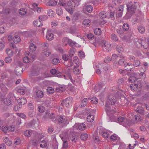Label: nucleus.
<instances>
[{
	"label": "nucleus",
	"instance_id": "obj_44",
	"mask_svg": "<svg viewBox=\"0 0 149 149\" xmlns=\"http://www.w3.org/2000/svg\"><path fill=\"white\" fill-rule=\"evenodd\" d=\"M116 48V50L119 53L122 52L123 51V49L121 46L117 45Z\"/></svg>",
	"mask_w": 149,
	"mask_h": 149
},
{
	"label": "nucleus",
	"instance_id": "obj_40",
	"mask_svg": "<svg viewBox=\"0 0 149 149\" xmlns=\"http://www.w3.org/2000/svg\"><path fill=\"white\" fill-rule=\"evenodd\" d=\"M47 16L46 15H43L39 16V19L41 21H45L47 19Z\"/></svg>",
	"mask_w": 149,
	"mask_h": 149
},
{
	"label": "nucleus",
	"instance_id": "obj_39",
	"mask_svg": "<svg viewBox=\"0 0 149 149\" xmlns=\"http://www.w3.org/2000/svg\"><path fill=\"white\" fill-rule=\"evenodd\" d=\"M138 31L141 33H143L145 31V28L142 26H138Z\"/></svg>",
	"mask_w": 149,
	"mask_h": 149
},
{
	"label": "nucleus",
	"instance_id": "obj_9",
	"mask_svg": "<svg viewBox=\"0 0 149 149\" xmlns=\"http://www.w3.org/2000/svg\"><path fill=\"white\" fill-rule=\"evenodd\" d=\"M47 35L46 36V38L49 40H51L54 38V35L51 33V31L48 30L47 31Z\"/></svg>",
	"mask_w": 149,
	"mask_h": 149
},
{
	"label": "nucleus",
	"instance_id": "obj_61",
	"mask_svg": "<svg viewBox=\"0 0 149 149\" xmlns=\"http://www.w3.org/2000/svg\"><path fill=\"white\" fill-rule=\"evenodd\" d=\"M100 65L101 66V67H102V68L104 69L105 71H107L110 70V68H108V65H107L106 66H105L103 64L102 65L100 64Z\"/></svg>",
	"mask_w": 149,
	"mask_h": 149
},
{
	"label": "nucleus",
	"instance_id": "obj_34",
	"mask_svg": "<svg viewBox=\"0 0 149 149\" xmlns=\"http://www.w3.org/2000/svg\"><path fill=\"white\" fill-rule=\"evenodd\" d=\"M125 60V58H124V57L123 56V58L120 59L118 61V64L120 65H124L125 64L124 63Z\"/></svg>",
	"mask_w": 149,
	"mask_h": 149
},
{
	"label": "nucleus",
	"instance_id": "obj_43",
	"mask_svg": "<svg viewBox=\"0 0 149 149\" xmlns=\"http://www.w3.org/2000/svg\"><path fill=\"white\" fill-rule=\"evenodd\" d=\"M110 16L111 20L115 19V12L113 11H110Z\"/></svg>",
	"mask_w": 149,
	"mask_h": 149
},
{
	"label": "nucleus",
	"instance_id": "obj_2",
	"mask_svg": "<svg viewBox=\"0 0 149 149\" xmlns=\"http://www.w3.org/2000/svg\"><path fill=\"white\" fill-rule=\"evenodd\" d=\"M138 3L137 2L133 3L130 2L127 5V14H130V16H131L132 14H134L137 8V5Z\"/></svg>",
	"mask_w": 149,
	"mask_h": 149
},
{
	"label": "nucleus",
	"instance_id": "obj_15",
	"mask_svg": "<svg viewBox=\"0 0 149 149\" xmlns=\"http://www.w3.org/2000/svg\"><path fill=\"white\" fill-rule=\"evenodd\" d=\"M3 141L7 146H10L12 143L11 140L8 137H5L3 138Z\"/></svg>",
	"mask_w": 149,
	"mask_h": 149
},
{
	"label": "nucleus",
	"instance_id": "obj_18",
	"mask_svg": "<svg viewBox=\"0 0 149 149\" xmlns=\"http://www.w3.org/2000/svg\"><path fill=\"white\" fill-rule=\"evenodd\" d=\"M37 48L36 46L33 43H31L30 44L29 46V49L32 52L35 51Z\"/></svg>",
	"mask_w": 149,
	"mask_h": 149
},
{
	"label": "nucleus",
	"instance_id": "obj_24",
	"mask_svg": "<svg viewBox=\"0 0 149 149\" xmlns=\"http://www.w3.org/2000/svg\"><path fill=\"white\" fill-rule=\"evenodd\" d=\"M104 129L102 126L98 127L97 131L98 132L99 134L102 135L103 132H104Z\"/></svg>",
	"mask_w": 149,
	"mask_h": 149
},
{
	"label": "nucleus",
	"instance_id": "obj_3",
	"mask_svg": "<svg viewBox=\"0 0 149 149\" xmlns=\"http://www.w3.org/2000/svg\"><path fill=\"white\" fill-rule=\"evenodd\" d=\"M53 122L56 123L61 125L62 127H65L68 124V122L65 118L62 116H60L58 118L52 120Z\"/></svg>",
	"mask_w": 149,
	"mask_h": 149
},
{
	"label": "nucleus",
	"instance_id": "obj_64",
	"mask_svg": "<svg viewBox=\"0 0 149 149\" xmlns=\"http://www.w3.org/2000/svg\"><path fill=\"white\" fill-rule=\"evenodd\" d=\"M124 82V80L123 78L119 79L117 81L118 84L119 85H122Z\"/></svg>",
	"mask_w": 149,
	"mask_h": 149
},
{
	"label": "nucleus",
	"instance_id": "obj_50",
	"mask_svg": "<svg viewBox=\"0 0 149 149\" xmlns=\"http://www.w3.org/2000/svg\"><path fill=\"white\" fill-rule=\"evenodd\" d=\"M75 1H74L73 0L71 1V5L70 6V8L73 9L74 7L78 6L79 5V3H76Z\"/></svg>",
	"mask_w": 149,
	"mask_h": 149
},
{
	"label": "nucleus",
	"instance_id": "obj_47",
	"mask_svg": "<svg viewBox=\"0 0 149 149\" xmlns=\"http://www.w3.org/2000/svg\"><path fill=\"white\" fill-rule=\"evenodd\" d=\"M17 92L21 95H23L25 93V90L23 88H19L18 89Z\"/></svg>",
	"mask_w": 149,
	"mask_h": 149
},
{
	"label": "nucleus",
	"instance_id": "obj_21",
	"mask_svg": "<svg viewBox=\"0 0 149 149\" xmlns=\"http://www.w3.org/2000/svg\"><path fill=\"white\" fill-rule=\"evenodd\" d=\"M78 67L79 65H78L74 66L73 71L74 73L75 74H79L80 72V71L79 69L78 68Z\"/></svg>",
	"mask_w": 149,
	"mask_h": 149
},
{
	"label": "nucleus",
	"instance_id": "obj_54",
	"mask_svg": "<svg viewBox=\"0 0 149 149\" xmlns=\"http://www.w3.org/2000/svg\"><path fill=\"white\" fill-rule=\"evenodd\" d=\"M6 52L7 54L10 56H13V53L12 50L10 49H7L6 50Z\"/></svg>",
	"mask_w": 149,
	"mask_h": 149
},
{
	"label": "nucleus",
	"instance_id": "obj_20",
	"mask_svg": "<svg viewBox=\"0 0 149 149\" xmlns=\"http://www.w3.org/2000/svg\"><path fill=\"white\" fill-rule=\"evenodd\" d=\"M136 75V74L135 73V75L132 74V75L129 78V81L131 83L134 82L136 80V78L135 76Z\"/></svg>",
	"mask_w": 149,
	"mask_h": 149
},
{
	"label": "nucleus",
	"instance_id": "obj_57",
	"mask_svg": "<svg viewBox=\"0 0 149 149\" xmlns=\"http://www.w3.org/2000/svg\"><path fill=\"white\" fill-rule=\"evenodd\" d=\"M106 42L104 40H102L100 42L99 45L102 47H107V45L106 44Z\"/></svg>",
	"mask_w": 149,
	"mask_h": 149
},
{
	"label": "nucleus",
	"instance_id": "obj_30",
	"mask_svg": "<svg viewBox=\"0 0 149 149\" xmlns=\"http://www.w3.org/2000/svg\"><path fill=\"white\" fill-rule=\"evenodd\" d=\"M88 137V135L86 133L82 134L80 136L81 139L83 141H85Z\"/></svg>",
	"mask_w": 149,
	"mask_h": 149
},
{
	"label": "nucleus",
	"instance_id": "obj_12",
	"mask_svg": "<svg viewBox=\"0 0 149 149\" xmlns=\"http://www.w3.org/2000/svg\"><path fill=\"white\" fill-rule=\"evenodd\" d=\"M41 21L39 19H37L33 22V24L34 26L36 27H40L42 26L43 24L41 22Z\"/></svg>",
	"mask_w": 149,
	"mask_h": 149
},
{
	"label": "nucleus",
	"instance_id": "obj_14",
	"mask_svg": "<svg viewBox=\"0 0 149 149\" xmlns=\"http://www.w3.org/2000/svg\"><path fill=\"white\" fill-rule=\"evenodd\" d=\"M17 102L19 104L23 105L26 103V101L25 98H22L18 100Z\"/></svg>",
	"mask_w": 149,
	"mask_h": 149
},
{
	"label": "nucleus",
	"instance_id": "obj_5",
	"mask_svg": "<svg viewBox=\"0 0 149 149\" xmlns=\"http://www.w3.org/2000/svg\"><path fill=\"white\" fill-rule=\"evenodd\" d=\"M111 119H113L112 121L116 122L120 124H122L124 121L125 118L121 116L117 118L115 116H113L110 117Z\"/></svg>",
	"mask_w": 149,
	"mask_h": 149
},
{
	"label": "nucleus",
	"instance_id": "obj_10",
	"mask_svg": "<svg viewBox=\"0 0 149 149\" xmlns=\"http://www.w3.org/2000/svg\"><path fill=\"white\" fill-rule=\"evenodd\" d=\"M15 71L16 74L18 76L20 75L23 73V70L21 67H18L15 68Z\"/></svg>",
	"mask_w": 149,
	"mask_h": 149
},
{
	"label": "nucleus",
	"instance_id": "obj_41",
	"mask_svg": "<svg viewBox=\"0 0 149 149\" xmlns=\"http://www.w3.org/2000/svg\"><path fill=\"white\" fill-rule=\"evenodd\" d=\"M124 65V66L125 67V69L128 71H132L134 69V68L132 66L128 67L127 65Z\"/></svg>",
	"mask_w": 149,
	"mask_h": 149
},
{
	"label": "nucleus",
	"instance_id": "obj_26",
	"mask_svg": "<svg viewBox=\"0 0 149 149\" xmlns=\"http://www.w3.org/2000/svg\"><path fill=\"white\" fill-rule=\"evenodd\" d=\"M75 49L73 47H72L70 49L69 53V56L71 58H72L73 56L75 53Z\"/></svg>",
	"mask_w": 149,
	"mask_h": 149
},
{
	"label": "nucleus",
	"instance_id": "obj_35",
	"mask_svg": "<svg viewBox=\"0 0 149 149\" xmlns=\"http://www.w3.org/2000/svg\"><path fill=\"white\" fill-rule=\"evenodd\" d=\"M26 13V9L21 8L19 10V13L21 15H24Z\"/></svg>",
	"mask_w": 149,
	"mask_h": 149
},
{
	"label": "nucleus",
	"instance_id": "obj_22",
	"mask_svg": "<svg viewBox=\"0 0 149 149\" xmlns=\"http://www.w3.org/2000/svg\"><path fill=\"white\" fill-rule=\"evenodd\" d=\"M36 95L38 98H42L44 95V93L43 92L40 90H38L36 93Z\"/></svg>",
	"mask_w": 149,
	"mask_h": 149
},
{
	"label": "nucleus",
	"instance_id": "obj_38",
	"mask_svg": "<svg viewBox=\"0 0 149 149\" xmlns=\"http://www.w3.org/2000/svg\"><path fill=\"white\" fill-rule=\"evenodd\" d=\"M54 11L52 9H49L47 10V14L48 15L51 17H54Z\"/></svg>",
	"mask_w": 149,
	"mask_h": 149
},
{
	"label": "nucleus",
	"instance_id": "obj_23",
	"mask_svg": "<svg viewBox=\"0 0 149 149\" xmlns=\"http://www.w3.org/2000/svg\"><path fill=\"white\" fill-rule=\"evenodd\" d=\"M93 8L92 6L87 5L85 7V10L88 13H91L93 10Z\"/></svg>",
	"mask_w": 149,
	"mask_h": 149
},
{
	"label": "nucleus",
	"instance_id": "obj_11",
	"mask_svg": "<svg viewBox=\"0 0 149 149\" xmlns=\"http://www.w3.org/2000/svg\"><path fill=\"white\" fill-rule=\"evenodd\" d=\"M56 13L58 15L62 16L63 15V10L61 7L58 6L56 9Z\"/></svg>",
	"mask_w": 149,
	"mask_h": 149
},
{
	"label": "nucleus",
	"instance_id": "obj_37",
	"mask_svg": "<svg viewBox=\"0 0 149 149\" xmlns=\"http://www.w3.org/2000/svg\"><path fill=\"white\" fill-rule=\"evenodd\" d=\"M12 58L10 56L6 57L4 59V61L6 63H10L12 61Z\"/></svg>",
	"mask_w": 149,
	"mask_h": 149
},
{
	"label": "nucleus",
	"instance_id": "obj_46",
	"mask_svg": "<svg viewBox=\"0 0 149 149\" xmlns=\"http://www.w3.org/2000/svg\"><path fill=\"white\" fill-rule=\"evenodd\" d=\"M111 39L115 41L118 40V38L117 36L114 33H112L111 35Z\"/></svg>",
	"mask_w": 149,
	"mask_h": 149
},
{
	"label": "nucleus",
	"instance_id": "obj_45",
	"mask_svg": "<svg viewBox=\"0 0 149 149\" xmlns=\"http://www.w3.org/2000/svg\"><path fill=\"white\" fill-rule=\"evenodd\" d=\"M45 110V107L42 106H40L38 107V110L40 113H43Z\"/></svg>",
	"mask_w": 149,
	"mask_h": 149
},
{
	"label": "nucleus",
	"instance_id": "obj_17",
	"mask_svg": "<svg viewBox=\"0 0 149 149\" xmlns=\"http://www.w3.org/2000/svg\"><path fill=\"white\" fill-rule=\"evenodd\" d=\"M32 6L33 8L36 10L38 13H40L41 11V8L38 7V4L34 3L32 4Z\"/></svg>",
	"mask_w": 149,
	"mask_h": 149
},
{
	"label": "nucleus",
	"instance_id": "obj_6",
	"mask_svg": "<svg viewBox=\"0 0 149 149\" xmlns=\"http://www.w3.org/2000/svg\"><path fill=\"white\" fill-rule=\"evenodd\" d=\"M12 97L11 95L8 94L6 97L3 100L4 103L6 106H9L11 103V99Z\"/></svg>",
	"mask_w": 149,
	"mask_h": 149
},
{
	"label": "nucleus",
	"instance_id": "obj_60",
	"mask_svg": "<svg viewBox=\"0 0 149 149\" xmlns=\"http://www.w3.org/2000/svg\"><path fill=\"white\" fill-rule=\"evenodd\" d=\"M39 141V140L35 139L31 141V143L33 146H36L38 144Z\"/></svg>",
	"mask_w": 149,
	"mask_h": 149
},
{
	"label": "nucleus",
	"instance_id": "obj_25",
	"mask_svg": "<svg viewBox=\"0 0 149 149\" xmlns=\"http://www.w3.org/2000/svg\"><path fill=\"white\" fill-rule=\"evenodd\" d=\"M13 42L15 43H17L20 41V37L16 35L13 38Z\"/></svg>",
	"mask_w": 149,
	"mask_h": 149
},
{
	"label": "nucleus",
	"instance_id": "obj_52",
	"mask_svg": "<svg viewBox=\"0 0 149 149\" xmlns=\"http://www.w3.org/2000/svg\"><path fill=\"white\" fill-rule=\"evenodd\" d=\"M24 135L26 136L30 137L31 136V133L30 131L29 130H26L24 131Z\"/></svg>",
	"mask_w": 149,
	"mask_h": 149
},
{
	"label": "nucleus",
	"instance_id": "obj_19",
	"mask_svg": "<svg viewBox=\"0 0 149 149\" xmlns=\"http://www.w3.org/2000/svg\"><path fill=\"white\" fill-rule=\"evenodd\" d=\"M86 128V125L85 124L81 123H79L78 125L77 129L81 131L84 130Z\"/></svg>",
	"mask_w": 149,
	"mask_h": 149
},
{
	"label": "nucleus",
	"instance_id": "obj_42",
	"mask_svg": "<svg viewBox=\"0 0 149 149\" xmlns=\"http://www.w3.org/2000/svg\"><path fill=\"white\" fill-rule=\"evenodd\" d=\"M59 62V60L57 58H53L52 61V63L55 65L58 64Z\"/></svg>",
	"mask_w": 149,
	"mask_h": 149
},
{
	"label": "nucleus",
	"instance_id": "obj_55",
	"mask_svg": "<svg viewBox=\"0 0 149 149\" xmlns=\"http://www.w3.org/2000/svg\"><path fill=\"white\" fill-rule=\"evenodd\" d=\"M91 21L88 19H84L83 22V24L84 25H88L89 24Z\"/></svg>",
	"mask_w": 149,
	"mask_h": 149
},
{
	"label": "nucleus",
	"instance_id": "obj_28",
	"mask_svg": "<svg viewBox=\"0 0 149 149\" xmlns=\"http://www.w3.org/2000/svg\"><path fill=\"white\" fill-rule=\"evenodd\" d=\"M67 42L70 46H72L73 47V46H74L75 44V42L72 41L70 39H68L67 38H66Z\"/></svg>",
	"mask_w": 149,
	"mask_h": 149
},
{
	"label": "nucleus",
	"instance_id": "obj_36",
	"mask_svg": "<svg viewBox=\"0 0 149 149\" xmlns=\"http://www.w3.org/2000/svg\"><path fill=\"white\" fill-rule=\"evenodd\" d=\"M107 16L106 12L104 11L101 12L99 14V16L102 18L106 17Z\"/></svg>",
	"mask_w": 149,
	"mask_h": 149
},
{
	"label": "nucleus",
	"instance_id": "obj_56",
	"mask_svg": "<svg viewBox=\"0 0 149 149\" xmlns=\"http://www.w3.org/2000/svg\"><path fill=\"white\" fill-rule=\"evenodd\" d=\"M62 140L63 141V148H66L68 147V141L66 140H63L62 139Z\"/></svg>",
	"mask_w": 149,
	"mask_h": 149
},
{
	"label": "nucleus",
	"instance_id": "obj_29",
	"mask_svg": "<svg viewBox=\"0 0 149 149\" xmlns=\"http://www.w3.org/2000/svg\"><path fill=\"white\" fill-rule=\"evenodd\" d=\"M136 111L138 113L143 114L144 111L143 108L141 106H138L136 109Z\"/></svg>",
	"mask_w": 149,
	"mask_h": 149
},
{
	"label": "nucleus",
	"instance_id": "obj_58",
	"mask_svg": "<svg viewBox=\"0 0 149 149\" xmlns=\"http://www.w3.org/2000/svg\"><path fill=\"white\" fill-rule=\"evenodd\" d=\"M58 88V91L60 92H62L65 90V86L63 85L59 86Z\"/></svg>",
	"mask_w": 149,
	"mask_h": 149
},
{
	"label": "nucleus",
	"instance_id": "obj_51",
	"mask_svg": "<svg viewBox=\"0 0 149 149\" xmlns=\"http://www.w3.org/2000/svg\"><path fill=\"white\" fill-rule=\"evenodd\" d=\"M94 32L95 34L99 35L101 33L102 31L100 29L97 28L94 30Z\"/></svg>",
	"mask_w": 149,
	"mask_h": 149
},
{
	"label": "nucleus",
	"instance_id": "obj_16",
	"mask_svg": "<svg viewBox=\"0 0 149 149\" xmlns=\"http://www.w3.org/2000/svg\"><path fill=\"white\" fill-rule=\"evenodd\" d=\"M57 1L55 0H50L47 3V5L49 6H54L56 5Z\"/></svg>",
	"mask_w": 149,
	"mask_h": 149
},
{
	"label": "nucleus",
	"instance_id": "obj_48",
	"mask_svg": "<svg viewBox=\"0 0 149 149\" xmlns=\"http://www.w3.org/2000/svg\"><path fill=\"white\" fill-rule=\"evenodd\" d=\"M140 63V62L139 60L138 59H135L133 62V65L136 67L139 66Z\"/></svg>",
	"mask_w": 149,
	"mask_h": 149
},
{
	"label": "nucleus",
	"instance_id": "obj_49",
	"mask_svg": "<svg viewBox=\"0 0 149 149\" xmlns=\"http://www.w3.org/2000/svg\"><path fill=\"white\" fill-rule=\"evenodd\" d=\"M90 99V101L92 103L96 104L98 102L97 99L95 97H93Z\"/></svg>",
	"mask_w": 149,
	"mask_h": 149
},
{
	"label": "nucleus",
	"instance_id": "obj_13",
	"mask_svg": "<svg viewBox=\"0 0 149 149\" xmlns=\"http://www.w3.org/2000/svg\"><path fill=\"white\" fill-rule=\"evenodd\" d=\"M10 13V10L9 8H6L3 9L2 11L0 12V13L3 14L5 15H7Z\"/></svg>",
	"mask_w": 149,
	"mask_h": 149
},
{
	"label": "nucleus",
	"instance_id": "obj_32",
	"mask_svg": "<svg viewBox=\"0 0 149 149\" xmlns=\"http://www.w3.org/2000/svg\"><path fill=\"white\" fill-rule=\"evenodd\" d=\"M94 119V116L93 115H89L87 117V121L88 122H91L93 121Z\"/></svg>",
	"mask_w": 149,
	"mask_h": 149
},
{
	"label": "nucleus",
	"instance_id": "obj_8",
	"mask_svg": "<svg viewBox=\"0 0 149 149\" xmlns=\"http://www.w3.org/2000/svg\"><path fill=\"white\" fill-rule=\"evenodd\" d=\"M90 101L89 98H85L82 100L80 104V106L81 107H84L86 106L88 102Z\"/></svg>",
	"mask_w": 149,
	"mask_h": 149
},
{
	"label": "nucleus",
	"instance_id": "obj_31",
	"mask_svg": "<svg viewBox=\"0 0 149 149\" xmlns=\"http://www.w3.org/2000/svg\"><path fill=\"white\" fill-rule=\"evenodd\" d=\"M40 143V146L42 148L46 147L47 146V142L45 140H43L41 141Z\"/></svg>",
	"mask_w": 149,
	"mask_h": 149
},
{
	"label": "nucleus",
	"instance_id": "obj_63",
	"mask_svg": "<svg viewBox=\"0 0 149 149\" xmlns=\"http://www.w3.org/2000/svg\"><path fill=\"white\" fill-rule=\"evenodd\" d=\"M111 59V58L109 56H107L104 59V62L106 63H108L110 62Z\"/></svg>",
	"mask_w": 149,
	"mask_h": 149
},
{
	"label": "nucleus",
	"instance_id": "obj_7",
	"mask_svg": "<svg viewBox=\"0 0 149 149\" xmlns=\"http://www.w3.org/2000/svg\"><path fill=\"white\" fill-rule=\"evenodd\" d=\"M65 101V105L66 107H69L71 104L72 101V98L71 97H68L67 98L63 100Z\"/></svg>",
	"mask_w": 149,
	"mask_h": 149
},
{
	"label": "nucleus",
	"instance_id": "obj_59",
	"mask_svg": "<svg viewBox=\"0 0 149 149\" xmlns=\"http://www.w3.org/2000/svg\"><path fill=\"white\" fill-rule=\"evenodd\" d=\"M31 76H36L38 74V72L35 70H33L31 72Z\"/></svg>",
	"mask_w": 149,
	"mask_h": 149
},
{
	"label": "nucleus",
	"instance_id": "obj_1",
	"mask_svg": "<svg viewBox=\"0 0 149 149\" xmlns=\"http://www.w3.org/2000/svg\"><path fill=\"white\" fill-rule=\"evenodd\" d=\"M116 100L113 97L109 98L108 99L107 102L106 103L105 105V110L107 115H109L110 112H112L113 111H115L114 109H111L109 105H113L115 104L116 103Z\"/></svg>",
	"mask_w": 149,
	"mask_h": 149
},
{
	"label": "nucleus",
	"instance_id": "obj_33",
	"mask_svg": "<svg viewBox=\"0 0 149 149\" xmlns=\"http://www.w3.org/2000/svg\"><path fill=\"white\" fill-rule=\"evenodd\" d=\"M123 29L124 31H127L129 29V26L128 24L127 23H125L122 26Z\"/></svg>",
	"mask_w": 149,
	"mask_h": 149
},
{
	"label": "nucleus",
	"instance_id": "obj_62",
	"mask_svg": "<svg viewBox=\"0 0 149 149\" xmlns=\"http://www.w3.org/2000/svg\"><path fill=\"white\" fill-rule=\"evenodd\" d=\"M69 56L68 54H64L62 56V58L65 61H67L69 59Z\"/></svg>",
	"mask_w": 149,
	"mask_h": 149
},
{
	"label": "nucleus",
	"instance_id": "obj_53",
	"mask_svg": "<svg viewBox=\"0 0 149 149\" xmlns=\"http://www.w3.org/2000/svg\"><path fill=\"white\" fill-rule=\"evenodd\" d=\"M47 90V92L49 93V94L53 93L54 92V88L51 87H48Z\"/></svg>",
	"mask_w": 149,
	"mask_h": 149
},
{
	"label": "nucleus",
	"instance_id": "obj_4",
	"mask_svg": "<svg viewBox=\"0 0 149 149\" xmlns=\"http://www.w3.org/2000/svg\"><path fill=\"white\" fill-rule=\"evenodd\" d=\"M41 45L42 48L44 49L43 53L46 55V56H48L51 53V51L47 49L48 44L47 43H43L41 44Z\"/></svg>",
	"mask_w": 149,
	"mask_h": 149
},
{
	"label": "nucleus",
	"instance_id": "obj_27",
	"mask_svg": "<svg viewBox=\"0 0 149 149\" xmlns=\"http://www.w3.org/2000/svg\"><path fill=\"white\" fill-rule=\"evenodd\" d=\"M64 0H61L58 2V6H62L64 7H67V4Z\"/></svg>",
	"mask_w": 149,
	"mask_h": 149
}]
</instances>
